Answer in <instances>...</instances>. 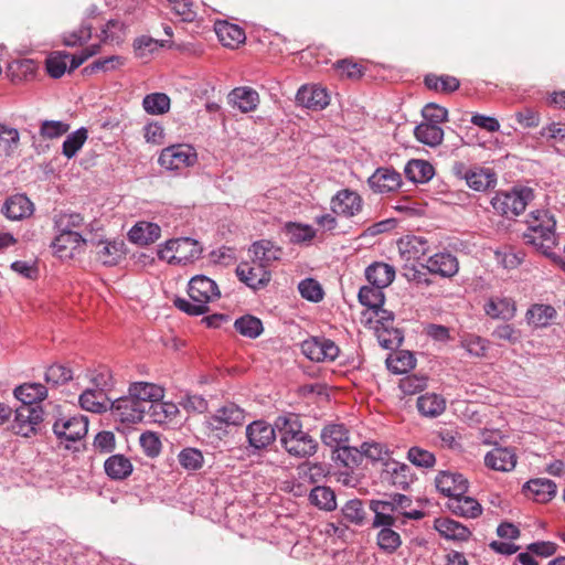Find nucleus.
Returning <instances> with one entry per match:
<instances>
[{
    "mask_svg": "<svg viewBox=\"0 0 565 565\" xmlns=\"http://www.w3.org/2000/svg\"><path fill=\"white\" fill-rule=\"evenodd\" d=\"M555 315V309L550 305H534L527 310L526 320L529 324L542 328L550 324Z\"/></svg>",
    "mask_w": 565,
    "mask_h": 565,
    "instance_id": "obj_44",
    "label": "nucleus"
},
{
    "mask_svg": "<svg viewBox=\"0 0 565 565\" xmlns=\"http://www.w3.org/2000/svg\"><path fill=\"white\" fill-rule=\"evenodd\" d=\"M320 437L322 443L333 451L349 443V429L343 424H329L323 427Z\"/></svg>",
    "mask_w": 565,
    "mask_h": 565,
    "instance_id": "obj_39",
    "label": "nucleus"
},
{
    "mask_svg": "<svg viewBox=\"0 0 565 565\" xmlns=\"http://www.w3.org/2000/svg\"><path fill=\"white\" fill-rule=\"evenodd\" d=\"M214 31L221 44L228 49H237L246 40L245 31L239 25L225 20L216 21Z\"/></svg>",
    "mask_w": 565,
    "mask_h": 565,
    "instance_id": "obj_19",
    "label": "nucleus"
},
{
    "mask_svg": "<svg viewBox=\"0 0 565 565\" xmlns=\"http://www.w3.org/2000/svg\"><path fill=\"white\" fill-rule=\"evenodd\" d=\"M1 212L10 221H21L33 214L34 205L25 194L18 193L4 201Z\"/></svg>",
    "mask_w": 565,
    "mask_h": 565,
    "instance_id": "obj_15",
    "label": "nucleus"
},
{
    "mask_svg": "<svg viewBox=\"0 0 565 565\" xmlns=\"http://www.w3.org/2000/svg\"><path fill=\"white\" fill-rule=\"evenodd\" d=\"M526 225L524 243L544 255H550L556 245L554 216L546 210H535L527 215Z\"/></svg>",
    "mask_w": 565,
    "mask_h": 565,
    "instance_id": "obj_1",
    "label": "nucleus"
},
{
    "mask_svg": "<svg viewBox=\"0 0 565 565\" xmlns=\"http://www.w3.org/2000/svg\"><path fill=\"white\" fill-rule=\"evenodd\" d=\"M287 420H285V450L295 457H307L316 452L317 443L307 434L288 437Z\"/></svg>",
    "mask_w": 565,
    "mask_h": 565,
    "instance_id": "obj_20",
    "label": "nucleus"
},
{
    "mask_svg": "<svg viewBox=\"0 0 565 565\" xmlns=\"http://www.w3.org/2000/svg\"><path fill=\"white\" fill-rule=\"evenodd\" d=\"M248 252L252 254L253 263L263 267L278 259V249H275L269 241L255 242Z\"/></svg>",
    "mask_w": 565,
    "mask_h": 565,
    "instance_id": "obj_42",
    "label": "nucleus"
},
{
    "mask_svg": "<svg viewBox=\"0 0 565 565\" xmlns=\"http://www.w3.org/2000/svg\"><path fill=\"white\" fill-rule=\"evenodd\" d=\"M487 340L476 334L462 337L461 347L472 356L482 358L486 355L488 345Z\"/></svg>",
    "mask_w": 565,
    "mask_h": 565,
    "instance_id": "obj_62",
    "label": "nucleus"
},
{
    "mask_svg": "<svg viewBox=\"0 0 565 565\" xmlns=\"http://www.w3.org/2000/svg\"><path fill=\"white\" fill-rule=\"evenodd\" d=\"M234 328L243 337L255 339L263 332V322L252 315H245L235 320Z\"/></svg>",
    "mask_w": 565,
    "mask_h": 565,
    "instance_id": "obj_47",
    "label": "nucleus"
},
{
    "mask_svg": "<svg viewBox=\"0 0 565 565\" xmlns=\"http://www.w3.org/2000/svg\"><path fill=\"white\" fill-rule=\"evenodd\" d=\"M228 100L242 113H249L257 108L259 104L258 93L250 87H236L228 94Z\"/></svg>",
    "mask_w": 565,
    "mask_h": 565,
    "instance_id": "obj_28",
    "label": "nucleus"
},
{
    "mask_svg": "<svg viewBox=\"0 0 565 565\" xmlns=\"http://www.w3.org/2000/svg\"><path fill=\"white\" fill-rule=\"evenodd\" d=\"M296 100L306 108L321 110L329 105L330 97L327 89L321 86L303 85L298 89Z\"/></svg>",
    "mask_w": 565,
    "mask_h": 565,
    "instance_id": "obj_14",
    "label": "nucleus"
},
{
    "mask_svg": "<svg viewBox=\"0 0 565 565\" xmlns=\"http://www.w3.org/2000/svg\"><path fill=\"white\" fill-rule=\"evenodd\" d=\"M447 508L454 514L462 518L475 519L478 518L482 512L480 503L476 499L466 497L465 494L449 499L447 502Z\"/></svg>",
    "mask_w": 565,
    "mask_h": 565,
    "instance_id": "obj_30",
    "label": "nucleus"
},
{
    "mask_svg": "<svg viewBox=\"0 0 565 565\" xmlns=\"http://www.w3.org/2000/svg\"><path fill=\"white\" fill-rule=\"evenodd\" d=\"M85 243L86 239L81 233L56 232L51 247L60 259H71L74 256V250Z\"/></svg>",
    "mask_w": 565,
    "mask_h": 565,
    "instance_id": "obj_17",
    "label": "nucleus"
},
{
    "mask_svg": "<svg viewBox=\"0 0 565 565\" xmlns=\"http://www.w3.org/2000/svg\"><path fill=\"white\" fill-rule=\"evenodd\" d=\"M414 135L419 142L436 147L443 141L444 130L438 125L422 122L415 127Z\"/></svg>",
    "mask_w": 565,
    "mask_h": 565,
    "instance_id": "obj_40",
    "label": "nucleus"
},
{
    "mask_svg": "<svg viewBox=\"0 0 565 565\" xmlns=\"http://www.w3.org/2000/svg\"><path fill=\"white\" fill-rule=\"evenodd\" d=\"M469 188L476 191H486L497 183L495 174L490 169H469L463 175Z\"/></svg>",
    "mask_w": 565,
    "mask_h": 565,
    "instance_id": "obj_35",
    "label": "nucleus"
},
{
    "mask_svg": "<svg viewBox=\"0 0 565 565\" xmlns=\"http://www.w3.org/2000/svg\"><path fill=\"white\" fill-rule=\"evenodd\" d=\"M376 539L379 547L388 554L394 553L402 545L401 535L392 527L381 529Z\"/></svg>",
    "mask_w": 565,
    "mask_h": 565,
    "instance_id": "obj_60",
    "label": "nucleus"
},
{
    "mask_svg": "<svg viewBox=\"0 0 565 565\" xmlns=\"http://www.w3.org/2000/svg\"><path fill=\"white\" fill-rule=\"evenodd\" d=\"M248 445L256 450L269 446L276 438L275 429L265 420H254L246 427Z\"/></svg>",
    "mask_w": 565,
    "mask_h": 565,
    "instance_id": "obj_16",
    "label": "nucleus"
},
{
    "mask_svg": "<svg viewBox=\"0 0 565 565\" xmlns=\"http://www.w3.org/2000/svg\"><path fill=\"white\" fill-rule=\"evenodd\" d=\"M92 24L84 21L77 30L63 34V44L71 47L82 45L92 38Z\"/></svg>",
    "mask_w": 565,
    "mask_h": 565,
    "instance_id": "obj_61",
    "label": "nucleus"
},
{
    "mask_svg": "<svg viewBox=\"0 0 565 565\" xmlns=\"http://www.w3.org/2000/svg\"><path fill=\"white\" fill-rule=\"evenodd\" d=\"M556 489L555 482L545 478L532 479L523 487L526 495L540 503L551 501L556 494Z\"/></svg>",
    "mask_w": 565,
    "mask_h": 565,
    "instance_id": "obj_21",
    "label": "nucleus"
},
{
    "mask_svg": "<svg viewBox=\"0 0 565 565\" xmlns=\"http://www.w3.org/2000/svg\"><path fill=\"white\" fill-rule=\"evenodd\" d=\"M308 499L319 510L331 512L337 509V497L334 491L324 486H316L310 489Z\"/></svg>",
    "mask_w": 565,
    "mask_h": 565,
    "instance_id": "obj_37",
    "label": "nucleus"
},
{
    "mask_svg": "<svg viewBox=\"0 0 565 565\" xmlns=\"http://www.w3.org/2000/svg\"><path fill=\"white\" fill-rule=\"evenodd\" d=\"M328 471L322 463H310L302 462L297 468L298 478L307 482L308 484H313L321 481Z\"/></svg>",
    "mask_w": 565,
    "mask_h": 565,
    "instance_id": "obj_53",
    "label": "nucleus"
},
{
    "mask_svg": "<svg viewBox=\"0 0 565 565\" xmlns=\"http://www.w3.org/2000/svg\"><path fill=\"white\" fill-rule=\"evenodd\" d=\"M402 184V178L398 172L390 168H379L370 178V188L377 193H387L395 191Z\"/></svg>",
    "mask_w": 565,
    "mask_h": 565,
    "instance_id": "obj_18",
    "label": "nucleus"
},
{
    "mask_svg": "<svg viewBox=\"0 0 565 565\" xmlns=\"http://www.w3.org/2000/svg\"><path fill=\"white\" fill-rule=\"evenodd\" d=\"M384 288L371 286H363L359 291V301L369 308L370 312L374 309L382 307L385 301L383 292Z\"/></svg>",
    "mask_w": 565,
    "mask_h": 565,
    "instance_id": "obj_48",
    "label": "nucleus"
},
{
    "mask_svg": "<svg viewBox=\"0 0 565 565\" xmlns=\"http://www.w3.org/2000/svg\"><path fill=\"white\" fill-rule=\"evenodd\" d=\"M109 402L106 393L95 388H87L79 395L81 407L96 414L106 412Z\"/></svg>",
    "mask_w": 565,
    "mask_h": 565,
    "instance_id": "obj_36",
    "label": "nucleus"
},
{
    "mask_svg": "<svg viewBox=\"0 0 565 565\" xmlns=\"http://www.w3.org/2000/svg\"><path fill=\"white\" fill-rule=\"evenodd\" d=\"M104 469L111 480H124L131 475L132 463L126 456L116 454L105 460Z\"/></svg>",
    "mask_w": 565,
    "mask_h": 565,
    "instance_id": "obj_32",
    "label": "nucleus"
},
{
    "mask_svg": "<svg viewBox=\"0 0 565 565\" xmlns=\"http://www.w3.org/2000/svg\"><path fill=\"white\" fill-rule=\"evenodd\" d=\"M437 490L452 499L465 494L468 490V480L461 473L440 471L435 479Z\"/></svg>",
    "mask_w": 565,
    "mask_h": 565,
    "instance_id": "obj_12",
    "label": "nucleus"
},
{
    "mask_svg": "<svg viewBox=\"0 0 565 565\" xmlns=\"http://www.w3.org/2000/svg\"><path fill=\"white\" fill-rule=\"evenodd\" d=\"M375 330L377 333V340L384 349L392 350L401 345L403 335L398 329H380L379 326H375Z\"/></svg>",
    "mask_w": 565,
    "mask_h": 565,
    "instance_id": "obj_64",
    "label": "nucleus"
},
{
    "mask_svg": "<svg viewBox=\"0 0 565 565\" xmlns=\"http://www.w3.org/2000/svg\"><path fill=\"white\" fill-rule=\"evenodd\" d=\"M425 84L429 89L443 93H451L459 88V79L449 75H427Z\"/></svg>",
    "mask_w": 565,
    "mask_h": 565,
    "instance_id": "obj_56",
    "label": "nucleus"
},
{
    "mask_svg": "<svg viewBox=\"0 0 565 565\" xmlns=\"http://www.w3.org/2000/svg\"><path fill=\"white\" fill-rule=\"evenodd\" d=\"M126 58L120 55H110L95 60L83 68L84 75H90L96 72H111L125 65Z\"/></svg>",
    "mask_w": 565,
    "mask_h": 565,
    "instance_id": "obj_46",
    "label": "nucleus"
},
{
    "mask_svg": "<svg viewBox=\"0 0 565 565\" xmlns=\"http://www.w3.org/2000/svg\"><path fill=\"white\" fill-rule=\"evenodd\" d=\"M300 296L313 303H318L324 298V290L321 284L315 278H305L298 284Z\"/></svg>",
    "mask_w": 565,
    "mask_h": 565,
    "instance_id": "obj_51",
    "label": "nucleus"
},
{
    "mask_svg": "<svg viewBox=\"0 0 565 565\" xmlns=\"http://www.w3.org/2000/svg\"><path fill=\"white\" fill-rule=\"evenodd\" d=\"M343 518L355 525H363L366 519V512L363 502L360 499L349 500L341 509Z\"/></svg>",
    "mask_w": 565,
    "mask_h": 565,
    "instance_id": "obj_57",
    "label": "nucleus"
},
{
    "mask_svg": "<svg viewBox=\"0 0 565 565\" xmlns=\"http://www.w3.org/2000/svg\"><path fill=\"white\" fill-rule=\"evenodd\" d=\"M110 413L122 424H136L143 419L146 409L129 393L110 402Z\"/></svg>",
    "mask_w": 565,
    "mask_h": 565,
    "instance_id": "obj_8",
    "label": "nucleus"
},
{
    "mask_svg": "<svg viewBox=\"0 0 565 565\" xmlns=\"http://www.w3.org/2000/svg\"><path fill=\"white\" fill-rule=\"evenodd\" d=\"M19 140L18 129L0 124V157L10 156L18 147Z\"/></svg>",
    "mask_w": 565,
    "mask_h": 565,
    "instance_id": "obj_54",
    "label": "nucleus"
},
{
    "mask_svg": "<svg viewBox=\"0 0 565 565\" xmlns=\"http://www.w3.org/2000/svg\"><path fill=\"white\" fill-rule=\"evenodd\" d=\"M406 172L413 181L425 182L433 178L434 168L430 163L424 160H413L408 162Z\"/></svg>",
    "mask_w": 565,
    "mask_h": 565,
    "instance_id": "obj_59",
    "label": "nucleus"
},
{
    "mask_svg": "<svg viewBox=\"0 0 565 565\" xmlns=\"http://www.w3.org/2000/svg\"><path fill=\"white\" fill-rule=\"evenodd\" d=\"M533 199L534 192L531 188H513L509 192L497 193L491 200V205L498 214L513 218L524 212Z\"/></svg>",
    "mask_w": 565,
    "mask_h": 565,
    "instance_id": "obj_3",
    "label": "nucleus"
},
{
    "mask_svg": "<svg viewBox=\"0 0 565 565\" xmlns=\"http://www.w3.org/2000/svg\"><path fill=\"white\" fill-rule=\"evenodd\" d=\"M188 294L190 299L177 298L174 306L190 316L204 315L209 311V303L221 297L216 282L204 275L190 279Z\"/></svg>",
    "mask_w": 565,
    "mask_h": 565,
    "instance_id": "obj_2",
    "label": "nucleus"
},
{
    "mask_svg": "<svg viewBox=\"0 0 565 565\" xmlns=\"http://www.w3.org/2000/svg\"><path fill=\"white\" fill-rule=\"evenodd\" d=\"M488 468L497 471H511L516 465V455L510 448L497 447L484 457Z\"/></svg>",
    "mask_w": 565,
    "mask_h": 565,
    "instance_id": "obj_22",
    "label": "nucleus"
},
{
    "mask_svg": "<svg viewBox=\"0 0 565 565\" xmlns=\"http://www.w3.org/2000/svg\"><path fill=\"white\" fill-rule=\"evenodd\" d=\"M330 206L331 211L339 216L353 217L361 212L363 200L358 192L343 189L331 199Z\"/></svg>",
    "mask_w": 565,
    "mask_h": 565,
    "instance_id": "obj_10",
    "label": "nucleus"
},
{
    "mask_svg": "<svg viewBox=\"0 0 565 565\" xmlns=\"http://www.w3.org/2000/svg\"><path fill=\"white\" fill-rule=\"evenodd\" d=\"M160 236V226L152 222H138L128 232L129 241L139 245L151 244Z\"/></svg>",
    "mask_w": 565,
    "mask_h": 565,
    "instance_id": "obj_29",
    "label": "nucleus"
},
{
    "mask_svg": "<svg viewBox=\"0 0 565 565\" xmlns=\"http://www.w3.org/2000/svg\"><path fill=\"white\" fill-rule=\"evenodd\" d=\"M399 390L404 395H414L427 386V377L424 375L411 374L399 381Z\"/></svg>",
    "mask_w": 565,
    "mask_h": 565,
    "instance_id": "obj_63",
    "label": "nucleus"
},
{
    "mask_svg": "<svg viewBox=\"0 0 565 565\" xmlns=\"http://www.w3.org/2000/svg\"><path fill=\"white\" fill-rule=\"evenodd\" d=\"M128 393L143 407V409L152 411L154 404L164 396L161 386L148 382H135L130 384Z\"/></svg>",
    "mask_w": 565,
    "mask_h": 565,
    "instance_id": "obj_11",
    "label": "nucleus"
},
{
    "mask_svg": "<svg viewBox=\"0 0 565 565\" xmlns=\"http://www.w3.org/2000/svg\"><path fill=\"white\" fill-rule=\"evenodd\" d=\"M174 253H177L175 265H188L201 258L203 247L194 238L179 237L177 238Z\"/></svg>",
    "mask_w": 565,
    "mask_h": 565,
    "instance_id": "obj_24",
    "label": "nucleus"
},
{
    "mask_svg": "<svg viewBox=\"0 0 565 565\" xmlns=\"http://www.w3.org/2000/svg\"><path fill=\"white\" fill-rule=\"evenodd\" d=\"M301 352L315 362H332L339 355V347L330 339L310 338L302 341Z\"/></svg>",
    "mask_w": 565,
    "mask_h": 565,
    "instance_id": "obj_9",
    "label": "nucleus"
},
{
    "mask_svg": "<svg viewBox=\"0 0 565 565\" xmlns=\"http://www.w3.org/2000/svg\"><path fill=\"white\" fill-rule=\"evenodd\" d=\"M236 276L247 287L257 290L265 287L269 280V274L265 270V267L248 262H242L236 267Z\"/></svg>",
    "mask_w": 565,
    "mask_h": 565,
    "instance_id": "obj_13",
    "label": "nucleus"
},
{
    "mask_svg": "<svg viewBox=\"0 0 565 565\" xmlns=\"http://www.w3.org/2000/svg\"><path fill=\"white\" fill-rule=\"evenodd\" d=\"M87 129L84 127L70 134L62 145V153L67 158L72 159L76 156L78 150L83 147L87 139Z\"/></svg>",
    "mask_w": 565,
    "mask_h": 565,
    "instance_id": "obj_52",
    "label": "nucleus"
},
{
    "mask_svg": "<svg viewBox=\"0 0 565 565\" xmlns=\"http://www.w3.org/2000/svg\"><path fill=\"white\" fill-rule=\"evenodd\" d=\"M70 54L66 52H54L45 61V68L52 78L62 77L68 70Z\"/></svg>",
    "mask_w": 565,
    "mask_h": 565,
    "instance_id": "obj_50",
    "label": "nucleus"
},
{
    "mask_svg": "<svg viewBox=\"0 0 565 565\" xmlns=\"http://www.w3.org/2000/svg\"><path fill=\"white\" fill-rule=\"evenodd\" d=\"M515 303L511 298H491L484 305L486 313L492 319L510 320L515 315Z\"/></svg>",
    "mask_w": 565,
    "mask_h": 565,
    "instance_id": "obj_38",
    "label": "nucleus"
},
{
    "mask_svg": "<svg viewBox=\"0 0 565 565\" xmlns=\"http://www.w3.org/2000/svg\"><path fill=\"white\" fill-rule=\"evenodd\" d=\"M332 458L335 462L351 469L359 466L362 460L359 448L350 447L348 444L333 450Z\"/></svg>",
    "mask_w": 565,
    "mask_h": 565,
    "instance_id": "obj_55",
    "label": "nucleus"
},
{
    "mask_svg": "<svg viewBox=\"0 0 565 565\" xmlns=\"http://www.w3.org/2000/svg\"><path fill=\"white\" fill-rule=\"evenodd\" d=\"M367 281L380 288H386L395 278V270L393 266L385 263H374L365 270Z\"/></svg>",
    "mask_w": 565,
    "mask_h": 565,
    "instance_id": "obj_33",
    "label": "nucleus"
},
{
    "mask_svg": "<svg viewBox=\"0 0 565 565\" xmlns=\"http://www.w3.org/2000/svg\"><path fill=\"white\" fill-rule=\"evenodd\" d=\"M170 97L164 93L147 94L142 99L143 110L149 115H163L170 109Z\"/></svg>",
    "mask_w": 565,
    "mask_h": 565,
    "instance_id": "obj_45",
    "label": "nucleus"
},
{
    "mask_svg": "<svg viewBox=\"0 0 565 565\" xmlns=\"http://www.w3.org/2000/svg\"><path fill=\"white\" fill-rule=\"evenodd\" d=\"M426 269L441 277H452L458 273L459 264L450 253H439L428 258Z\"/></svg>",
    "mask_w": 565,
    "mask_h": 565,
    "instance_id": "obj_23",
    "label": "nucleus"
},
{
    "mask_svg": "<svg viewBox=\"0 0 565 565\" xmlns=\"http://www.w3.org/2000/svg\"><path fill=\"white\" fill-rule=\"evenodd\" d=\"M196 161V150L189 143L169 146L162 149L158 158V162L161 168L173 172H181L194 166Z\"/></svg>",
    "mask_w": 565,
    "mask_h": 565,
    "instance_id": "obj_4",
    "label": "nucleus"
},
{
    "mask_svg": "<svg viewBox=\"0 0 565 565\" xmlns=\"http://www.w3.org/2000/svg\"><path fill=\"white\" fill-rule=\"evenodd\" d=\"M84 225V218L79 213L61 212L54 216L55 232L81 233L78 230Z\"/></svg>",
    "mask_w": 565,
    "mask_h": 565,
    "instance_id": "obj_43",
    "label": "nucleus"
},
{
    "mask_svg": "<svg viewBox=\"0 0 565 565\" xmlns=\"http://www.w3.org/2000/svg\"><path fill=\"white\" fill-rule=\"evenodd\" d=\"M72 379V370L68 366L58 363L50 365L44 374L45 382L53 386L66 384Z\"/></svg>",
    "mask_w": 565,
    "mask_h": 565,
    "instance_id": "obj_58",
    "label": "nucleus"
},
{
    "mask_svg": "<svg viewBox=\"0 0 565 565\" xmlns=\"http://www.w3.org/2000/svg\"><path fill=\"white\" fill-rule=\"evenodd\" d=\"M434 527L446 540L465 542L471 535L467 526L448 518L436 519Z\"/></svg>",
    "mask_w": 565,
    "mask_h": 565,
    "instance_id": "obj_25",
    "label": "nucleus"
},
{
    "mask_svg": "<svg viewBox=\"0 0 565 565\" xmlns=\"http://www.w3.org/2000/svg\"><path fill=\"white\" fill-rule=\"evenodd\" d=\"M43 416L42 406H19L15 409L12 429L23 437L35 435L41 430Z\"/></svg>",
    "mask_w": 565,
    "mask_h": 565,
    "instance_id": "obj_6",
    "label": "nucleus"
},
{
    "mask_svg": "<svg viewBox=\"0 0 565 565\" xmlns=\"http://www.w3.org/2000/svg\"><path fill=\"white\" fill-rule=\"evenodd\" d=\"M285 234L292 244L308 245L316 237V230L308 224L287 223L285 224Z\"/></svg>",
    "mask_w": 565,
    "mask_h": 565,
    "instance_id": "obj_41",
    "label": "nucleus"
},
{
    "mask_svg": "<svg viewBox=\"0 0 565 565\" xmlns=\"http://www.w3.org/2000/svg\"><path fill=\"white\" fill-rule=\"evenodd\" d=\"M96 247L97 259L105 266H115L125 256L122 241H99Z\"/></svg>",
    "mask_w": 565,
    "mask_h": 565,
    "instance_id": "obj_26",
    "label": "nucleus"
},
{
    "mask_svg": "<svg viewBox=\"0 0 565 565\" xmlns=\"http://www.w3.org/2000/svg\"><path fill=\"white\" fill-rule=\"evenodd\" d=\"M398 248L407 260H419L428 253L429 245L422 236H406L399 239Z\"/></svg>",
    "mask_w": 565,
    "mask_h": 565,
    "instance_id": "obj_31",
    "label": "nucleus"
},
{
    "mask_svg": "<svg viewBox=\"0 0 565 565\" xmlns=\"http://www.w3.org/2000/svg\"><path fill=\"white\" fill-rule=\"evenodd\" d=\"M14 396L21 402L20 406H41L46 398L47 390L41 383H24L14 390Z\"/></svg>",
    "mask_w": 565,
    "mask_h": 565,
    "instance_id": "obj_27",
    "label": "nucleus"
},
{
    "mask_svg": "<svg viewBox=\"0 0 565 565\" xmlns=\"http://www.w3.org/2000/svg\"><path fill=\"white\" fill-rule=\"evenodd\" d=\"M244 422L245 411L237 404L227 402L207 418V427L211 430H226L232 426H241Z\"/></svg>",
    "mask_w": 565,
    "mask_h": 565,
    "instance_id": "obj_7",
    "label": "nucleus"
},
{
    "mask_svg": "<svg viewBox=\"0 0 565 565\" xmlns=\"http://www.w3.org/2000/svg\"><path fill=\"white\" fill-rule=\"evenodd\" d=\"M178 461L183 469L196 471L203 467L204 456L200 449L186 447L178 454Z\"/></svg>",
    "mask_w": 565,
    "mask_h": 565,
    "instance_id": "obj_49",
    "label": "nucleus"
},
{
    "mask_svg": "<svg viewBox=\"0 0 565 565\" xmlns=\"http://www.w3.org/2000/svg\"><path fill=\"white\" fill-rule=\"evenodd\" d=\"M87 431L88 420L83 415L62 417L53 424V433L60 440V444H64L67 449L71 448L70 443L81 440L86 436Z\"/></svg>",
    "mask_w": 565,
    "mask_h": 565,
    "instance_id": "obj_5",
    "label": "nucleus"
},
{
    "mask_svg": "<svg viewBox=\"0 0 565 565\" xmlns=\"http://www.w3.org/2000/svg\"><path fill=\"white\" fill-rule=\"evenodd\" d=\"M416 405L423 416L435 418L445 412L446 399L439 394L426 393L417 398Z\"/></svg>",
    "mask_w": 565,
    "mask_h": 565,
    "instance_id": "obj_34",
    "label": "nucleus"
}]
</instances>
